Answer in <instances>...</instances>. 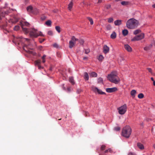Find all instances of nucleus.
<instances>
[{"label": "nucleus", "mask_w": 155, "mask_h": 155, "mask_svg": "<svg viewBox=\"0 0 155 155\" xmlns=\"http://www.w3.org/2000/svg\"><path fill=\"white\" fill-rule=\"evenodd\" d=\"M107 78L110 82L115 84H118L120 81L119 78L117 76L116 71L112 72L107 76Z\"/></svg>", "instance_id": "obj_1"}, {"label": "nucleus", "mask_w": 155, "mask_h": 155, "mask_svg": "<svg viewBox=\"0 0 155 155\" xmlns=\"http://www.w3.org/2000/svg\"><path fill=\"white\" fill-rule=\"evenodd\" d=\"M138 21L137 20L133 19L129 20L127 22V27L130 29L135 28L138 25Z\"/></svg>", "instance_id": "obj_2"}, {"label": "nucleus", "mask_w": 155, "mask_h": 155, "mask_svg": "<svg viewBox=\"0 0 155 155\" xmlns=\"http://www.w3.org/2000/svg\"><path fill=\"white\" fill-rule=\"evenodd\" d=\"M132 132L131 127L129 126H126L124 127L122 130V135L124 137L128 138L129 137Z\"/></svg>", "instance_id": "obj_3"}, {"label": "nucleus", "mask_w": 155, "mask_h": 155, "mask_svg": "<svg viewBox=\"0 0 155 155\" xmlns=\"http://www.w3.org/2000/svg\"><path fill=\"white\" fill-rule=\"evenodd\" d=\"M76 41H78L81 45H83L84 42V40L82 39H78L76 38L74 36H72L71 40L69 42V47L70 48H72L74 45L75 42Z\"/></svg>", "instance_id": "obj_4"}, {"label": "nucleus", "mask_w": 155, "mask_h": 155, "mask_svg": "<svg viewBox=\"0 0 155 155\" xmlns=\"http://www.w3.org/2000/svg\"><path fill=\"white\" fill-rule=\"evenodd\" d=\"M29 34L30 37L32 38H36L39 36H44V35L42 34L41 32H38L37 30L34 28L32 29L30 31Z\"/></svg>", "instance_id": "obj_5"}, {"label": "nucleus", "mask_w": 155, "mask_h": 155, "mask_svg": "<svg viewBox=\"0 0 155 155\" xmlns=\"http://www.w3.org/2000/svg\"><path fill=\"white\" fill-rule=\"evenodd\" d=\"M20 23L22 30L24 32H25V34H27L29 32L30 33V31L31 30H29L26 28H24L23 27L24 26V25L28 26L29 25L28 22L26 21H20Z\"/></svg>", "instance_id": "obj_6"}, {"label": "nucleus", "mask_w": 155, "mask_h": 155, "mask_svg": "<svg viewBox=\"0 0 155 155\" xmlns=\"http://www.w3.org/2000/svg\"><path fill=\"white\" fill-rule=\"evenodd\" d=\"M9 13L8 11L5 12H4L0 11V22L2 24V25L4 26H5L4 21V20H5L4 17L5 16V15L8 14Z\"/></svg>", "instance_id": "obj_7"}, {"label": "nucleus", "mask_w": 155, "mask_h": 155, "mask_svg": "<svg viewBox=\"0 0 155 155\" xmlns=\"http://www.w3.org/2000/svg\"><path fill=\"white\" fill-rule=\"evenodd\" d=\"M118 113L120 114H124L127 110V106L126 104H124L123 105L119 107L118 108Z\"/></svg>", "instance_id": "obj_8"}, {"label": "nucleus", "mask_w": 155, "mask_h": 155, "mask_svg": "<svg viewBox=\"0 0 155 155\" xmlns=\"http://www.w3.org/2000/svg\"><path fill=\"white\" fill-rule=\"evenodd\" d=\"M144 33H142L139 35H136L131 39L132 41H139L144 38Z\"/></svg>", "instance_id": "obj_9"}, {"label": "nucleus", "mask_w": 155, "mask_h": 155, "mask_svg": "<svg viewBox=\"0 0 155 155\" xmlns=\"http://www.w3.org/2000/svg\"><path fill=\"white\" fill-rule=\"evenodd\" d=\"M92 90L95 93H97L100 94H106V93L99 89L97 87L93 86L91 87Z\"/></svg>", "instance_id": "obj_10"}, {"label": "nucleus", "mask_w": 155, "mask_h": 155, "mask_svg": "<svg viewBox=\"0 0 155 155\" xmlns=\"http://www.w3.org/2000/svg\"><path fill=\"white\" fill-rule=\"evenodd\" d=\"M92 90L95 93H97L100 94H106V93L99 89L97 87L93 86L91 87Z\"/></svg>", "instance_id": "obj_11"}, {"label": "nucleus", "mask_w": 155, "mask_h": 155, "mask_svg": "<svg viewBox=\"0 0 155 155\" xmlns=\"http://www.w3.org/2000/svg\"><path fill=\"white\" fill-rule=\"evenodd\" d=\"M23 49L25 50L26 52L30 54H32L33 55H35L36 53L34 52H33L31 51H30L29 49H31L29 47V45H25L23 47Z\"/></svg>", "instance_id": "obj_12"}, {"label": "nucleus", "mask_w": 155, "mask_h": 155, "mask_svg": "<svg viewBox=\"0 0 155 155\" xmlns=\"http://www.w3.org/2000/svg\"><path fill=\"white\" fill-rule=\"evenodd\" d=\"M24 40H25L27 41H28L29 39L28 38H23L21 37H19L18 38H14L13 40V42L15 43L16 42L18 43V44H20V43L23 41Z\"/></svg>", "instance_id": "obj_13"}, {"label": "nucleus", "mask_w": 155, "mask_h": 155, "mask_svg": "<svg viewBox=\"0 0 155 155\" xmlns=\"http://www.w3.org/2000/svg\"><path fill=\"white\" fill-rule=\"evenodd\" d=\"M41 61L40 60H36L35 62V66H38V68L39 69H41L43 68V67L41 65Z\"/></svg>", "instance_id": "obj_14"}, {"label": "nucleus", "mask_w": 155, "mask_h": 155, "mask_svg": "<svg viewBox=\"0 0 155 155\" xmlns=\"http://www.w3.org/2000/svg\"><path fill=\"white\" fill-rule=\"evenodd\" d=\"M106 91L108 93H112L115 92L117 90V89L116 87L112 88H108L106 89Z\"/></svg>", "instance_id": "obj_15"}, {"label": "nucleus", "mask_w": 155, "mask_h": 155, "mask_svg": "<svg viewBox=\"0 0 155 155\" xmlns=\"http://www.w3.org/2000/svg\"><path fill=\"white\" fill-rule=\"evenodd\" d=\"M109 48L106 45H104L103 47V52L106 54L109 52Z\"/></svg>", "instance_id": "obj_16"}, {"label": "nucleus", "mask_w": 155, "mask_h": 155, "mask_svg": "<svg viewBox=\"0 0 155 155\" xmlns=\"http://www.w3.org/2000/svg\"><path fill=\"white\" fill-rule=\"evenodd\" d=\"M18 21V19L16 18H10L8 20L9 22H11L13 24L16 23Z\"/></svg>", "instance_id": "obj_17"}, {"label": "nucleus", "mask_w": 155, "mask_h": 155, "mask_svg": "<svg viewBox=\"0 0 155 155\" xmlns=\"http://www.w3.org/2000/svg\"><path fill=\"white\" fill-rule=\"evenodd\" d=\"M124 48L125 50L128 52H131L132 51L131 48L128 45H124Z\"/></svg>", "instance_id": "obj_18"}, {"label": "nucleus", "mask_w": 155, "mask_h": 155, "mask_svg": "<svg viewBox=\"0 0 155 155\" xmlns=\"http://www.w3.org/2000/svg\"><path fill=\"white\" fill-rule=\"evenodd\" d=\"M137 146L138 148L140 150H143L144 148V147L143 145L140 143H137Z\"/></svg>", "instance_id": "obj_19"}, {"label": "nucleus", "mask_w": 155, "mask_h": 155, "mask_svg": "<svg viewBox=\"0 0 155 155\" xmlns=\"http://www.w3.org/2000/svg\"><path fill=\"white\" fill-rule=\"evenodd\" d=\"M122 20H117L114 21V24L115 25H120L121 24Z\"/></svg>", "instance_id": "obj_20"}, {"label": "nucleus", "mask_w": 155, "mask_h": 155, "mask_svg": "<svg viewBox=\"0 0 155 155\" xmlns=\"http://www.w3.org/2000/svg\"><path fill=\"white\" fill-rule=\"evenodd\" d=\"M90 77H96L97 76V74L94 72H92L89 73Z\"/></svg>", "instance_id": "obj_21"}, {"label": "nucleus", "mask_w": 155, "mask_h": 155, "mask_svg": "<svg viewBox=\"0 0 155 155\" xmlns=\"http://www.w3.org/2000/svg\"><path fill=\"white\" fill-rule=\"evenodd\" d=\"M136 91L135 90H133L130 91V95L133 98L135 97Z\"/></svg>", "instance_id": "obj_22"}, {"label": "nucleus", "mask_w": 155, "mask_h": 155, "mask_svg": "<svg viewBox=\"0 0 155 155\" xmlns=\"http://www.w3.org/2000/svg\"><path fill=\"white\" fill-rule=\"evenodd\" d=\"M27 9L28 12L32 13L33 8L30 5L27 7Z\"/></svg>", "instance_id": "obj_23"}, {"label": "nucleus", "mask_w": 155, "mask_h": 155, "mask_svg": "<svg viewBox=\"0 0 155 155\" xmlns=\"http://www.w3.org/2000/svg\"><path fill=\"white\" fill-rule=\"evenodd\" d=\"M39 11L37 8H33L32 13L37 15L39 13Z\"/></svg>", "instance_id": "obj_24"}, {"label": "nucleus", "mask_w": 155, "mask_h": 155, "mask_svg": "<svg viewBox=\"0 0 155 155\" xmlns=\"http://www.w3.org/2000/svg\"><path fill=\"white\" fill-rule=\"evenodd\" d=\"M121 4L124 6H126L129 4V2L127 1H123L121 2Z\"/></svg>", "instance_id": "obj_25"}, {"label": "nucleus", "mask_w": 155, "mask_h": 155, "mask_svg": "<svg viewBox=\"0 0 155 155\" xmlns=\"http://www.w3.org/2000/svg\"><path fill=\"white\" fill-rule=\"evenodd\" d=\"M84 78L85 80L87 81L89 79V76L87 72H85L84 73Z\"/></svg>", "instance_id": "obj_26"}, {"label": "nucleus", "mask_w": 155, "mask_h": 155, "mask_svg": "<svg viewBox=\"0 0 155 155\" xmlns=\"http://www.w3.org/2000/svg\"><path fill=\"white\" fill-rule=\"evenodd\" d=\"M116 34L115 32H113V33L111 35L110 38L112 39H114L116 38Z\"/></svg>", "instance_id": "obj_27"}, {"label": "nucleus", "mask_w": 155, "mask_h": 155, "mask_svg": "<svg viewBox=\"0 0 155 155\" xmlns=\"http://www.w3.org/2000/svg\"><path fill=\"white\" fill-rule=\"evenodd\" d=\"M122 34L124 36H126L128 34V31L126 29H124L122 31Z\"/></svg>", "instance_id": "obj_28"}, {"label": "nucleus", "mask_w": 155, "mask_h": 155, "mask_svg": "<svg viewBox=\"0 0 155 155\" xmlns=\"http://www.w3.org/2000/svg\"><path fill=\"white\" fill-rule=\"evenodd\" d=\"M69 82L71 83L72 84H74V79L72 77H70L69 78Z\"/></svg>", "instance_id": "obj_29"}, {"label": "nucleus", "mask_w": 155, "mask_h": 155, "mask_svg": "<svg viewBox=\"0 0 155 155\" xmlns=\"http://www.w3.org/2000/svg\"><path fill=\"white\" fill-rule=\"evenodd\" d=\"M51 21L50 20H48L45 22V24L48 26H50L51 25Z\"/></svg>", "instance_id": "obj_30"}, {"label": "nucleus", "mask_w": 155, "mask_h": 155, "mask_svg": "<svg viewBox=\"0 0 155 155\" xmlns=\"http://www.w3.org/2000/svg\"><path fill=\"white\" fill-rule=\"evenodd\" d=\"M73 2H71L69 4L68 8L69 10H71V9L72 8L73 6Z\"/></svg>", "instance_id": "obj_31"}, {"label": "nucleus", "mask_w": 155, "mask_h": 155, "mask_svg": "<svg viewBox=\"0 0 155 155\" xmlns=\"http://www.w3.org/2000/svg\"><path fill=\"white\" fill-rule=\"evenodd\" d=\"M87 18L90 21L91 25H92L93 24L94 22L92 18L89 17H87Z\"/></svg>", "instance_id": "obj_32"}, {"label": "nucleus", "mask_w": 155, "mask_h": 155, "mask_svg": "<svg viewBox=\"0 0 155 155\" xmlns=\"http://www.w3.org/2000/svg\"><path fill=\"white\" fill-rule=\"evenodd\" d=\"M138 97L139 98L142 99L144 97V95L142 93H140L138 94Z\"/></svg>", "instance_id": "obj_33"}, {"label": "nucleus", "mask_w": 155, "mask_h": 155, "mask_svg": "<svg viewBox=\"0 0 155 155\" xmlns=\"http://www.w3.org/2000/svg\"><path fill=\"white\" fill-rule=\"evenodd\" d=\"M141 32V31L140 30L138 29L135 31L134 32V34L136 35L138 33H140Z\"/></svg>", "instance_id": "obj_34"}, {"label": "nucleus", "mask_w": 155, "mask_h": 155, "mask_svg": "<svg viewBox=\"0 0 155 155\" xmlns=\"http://www.w3.org/2000/svg\"><path fill=\"white\" fill-rule=\"evenodd\" d=\"M55 29L56 31L60 33L61 32L60 31V27L59 26H56L55 27Z\"/></svg>", "instance_id": "obj_35"}, {"label": "nucleus", "mask_w": 155, "mask_h": 155, "mask_svg": "<svg viewBox=\"0 0 155 155\" xmlns=\"http://www.w3.org/2000/svg\"><path fill=\"white\" fill-rule=\"evenodd\" d=\"M97 81L99 83H103V80L101 78H99L98 79Z\"/></svg>", "instance_id": "obj_36"}, {"label": "nucleus", "mask_w": 155, "mask_h": 155, "mask_svg": "<svg viewBox=\"0 0 155 155\" xmlns=\"http://www.w3.org/2000/svg\"><path fill=\"white\" fill-rule=\"evenodd\" d=\"M113 21L114 19L112 18H110L108 19V22L109 23L112 22Z\"/></svg>", "instance_id": "obj_37"}, {"label": "nucleus", "mask_w": 155, "mask_h": 155, "mask_svg": "<svg viewBox=\"0 0 155 155\" xmlns=\"http://www.w3.org/2000/svg\"><path fill=\"white\" fill-rule=\"evenodd\" d=\"M20 27L18 25L15 26L14 28V30L15 31H17L19 29Z\"/></svg>", "instance_id": "obj_38"}, {"label": "nucleus", "mask_w": 155, "mask_h": 155, "mask_svg": "<svg viewBox=\"0 0 155 155\" xmlns=\"http://www.w3.org/2000/svg\"><path fill=\"white\" fill-rule=\"evenodd\" d=\"M106 28L107 30H109L111 29V25H110L109 24L106 26Z\"/></svg>", "instance_id": "obj_39"}, {"label": "nucleus", "mask_w": 155, "mask_h": 155, "mask_svg": "<svg viewBox=\"0 0 155 155\" xmlns=\"http://www.w3.org/2000/svg\"><path fill=\"white\" fill-rule=\"evenodd\" d=\"M103 59H104V57L102 55H100L99 56L98 58V59L99 60L102 61Z\"/></svg>", "instance_id": "obj_40"}, {"label": "nucleus", "mask_w": 155, "mask_h": 155, "mask_svg": "<svg viewBox=\"0 0 155 155\" xmlns=\"http://www.w3.org/2000/svg\"><path fill=\"white\" fill-rule=\"evenodd\" d=\"M150 48V46H147L144 48V49L145 51H147L149 50Z\"/></svg>", "instance_id": "obj_41"}, {"label": "nucleus", "mask_w": 155, "mask_h": 155, "mask_svg": "<svg viewBox=\"0 0 155 155\" xmlns=\"http://www.w3.org/2000/svg\"><path fill=\"white\" fill-rule=\"evenodd\" d=\"M48 34L50 35H53V32L51 31H48Z\"/></svg>", "instance_id": "obj_42"}, {"label": "nucleus", "mask_w": 155, "mask_h": 155, "mask_svg": "<svg viewBox=\"0 0 155 155\" xmlns=\"http://www.w3.org/2000/svg\"><path fill=\"white\" fill-rule=\"evenodd\" d=\"M45 40V39L44 38L39 39V41L40 43H42Z\"/></svg>", "instance_id": "obj_43"}, {"label": "nucleus", "mask_w": 155, "mask_h": 155, "mask_svg": "<svg viewBox=\"0 0 155 155\" xmlns=\"http://www.w3.org/2000/svg\"><path fill=\"white\" fill-rule=\"evenodd\" d=\"M105 146L104 145H102L101 147V150H103L105 149Z\"/></svg>", "instance_id": "obj_44"}, {"label": "nucleus", "mask_w": 155, "mask_h": 155, "mask_svg": "<svg viewBox=\"0 0 155 155\" xmlns=\"http://www.w3.org/2000/svg\"><path fill=\"white\" fill-rule=\"evenodd\" d=\"M120 128L119 127H115L114 128V130L116 131H119L120 130Z\"/></svg>", "instance_id": "obj_45"}, {"label": "nucleus", "mask_w": 155, "mask_h": 155, "mask_svg": "<svg viewBox=\"0 0 155 155\" xmlns=\"http://www.w3.org/2000/svg\"><path fill=\"white\" fill-rule=\"evenodd\" d=\"M81 91H82V90L81 89H78L77 90V92L78 94H79L80 93H81Z\"/></svg>", "instance_id": "obj_46"}, {"label": "nucleus", "mask_w": 155, "mask_h": 155, "mask_svg": "<svg viewBox=\"0 0 155 155\" xmlns=\"http://www.w3.org/2000/svg\"><path fill=\"white\" fill-rule=\"evenodd\" d=\"M90 52V50L89 49L86 50L85 51V53L87 54Z\"/></svg>", "instance_id": "obj_47"}, {"label": "nucleus", "mask_w": 155, "mask_h": 155, "mask_svg": "<svg viewBox=\"0 0 155 155\" xmlns=\"http://www.w3.org/2000/svg\"><path fill=\"white\" fill-rule=\"evenodd\" d=\"M147 69L148 70L149 72H150V73H152V69L151 68H147Z\"/></svg>", "instance_id": "obj_48"}, {"label": "nucleus", "mask_w": 155, "mask_h": 155, "mask_svg": "<svg viewBox=\"0 0 155 155\" xmlns=\"http://www.w3.org/2000/svg\"><path fill=\"white\" fill-rule=\"evenodd\" d=\"M128 155H136V154L134 153L130 152L129 153Z\"/></svg>", "instance_id": "obj_49"}, {"label": "nucleus", "mask_w": 155, "mask_h": 155, "mask_svg": "<svg viewBox=\"0 0 155 155\" xmlns=\"http://www.w3.org/2000/svg\"><path fill=\"white\" fill-rule=\"evenodd\" d=\"M108 152L110 153H112L113 152V151L110 148H109L108 149Z\"/></svg>", "instance_id": "obj_50"}, {"label": "nucleus", "mask_w": 155, "mask_h": 155, "mask_svg": "<svg viewBox=\"0 0 155 155\" xmlns=\"http://www.w3.org/2000/svg\"><path fill=\"white\" fill-rule=\"evenodd\" d=\"M110 6H111L110 5H109L107 6L106 8L107 9H108L109 8H110Z\"/></svg>", "instance_id": "obj_51"}, {"label": "nucleus", "mask_w": 155, "mask_h": 155, "mask_svg": "<svg viewBox=\"0 0 155 155\" xmlns=\"http://www.w3.org/2000/svg\"><path fill=\"white\" fill-rule=\"evenodd\" d=\"M42 62L44 63L45 62V58H42Z\"/></svg>", "instance_id": "obj_52"}, {"label": "nucleus", "mask_w": 155, "mask_h": 155, "mask_svg": "<svg viewBox=\"0 0 155 155\" xmlns=\"http://www.w3.org/2000/svg\"><path fill=\"white\" fill-rule=\"evenodd\" d=\"M87 57H84L83 58V60H87Z\"/></svg>", "instance_id": "obj_53"}, {"label": "nucleus", "mask_w": 155, "mask_h": 155, "mask_svg": "<svg viewBox=\"0 0 155 155\" xmlns=\"http://www.w3.org/2000/svg\"><path fill=\"white\" fill-rule=\"evenodd\" d=\"M102 0H98V3H101L102 2Z\"/></svg>", "instance_id": "obj_54"}, {"label": "nucleus", "mask_w": 155, "mask_h": 155, "mask_svg": "<svg viewBox=\"0 0 155 155\" xmlns=\"http://www.w3.org/2000/svg\"><path fill=\"white\" fill-rule=\"evenodd\" d=\"M46 57V55H44L41 58H45Z\"/></svg>", "instance_id": "obj_55"}, {"label": "nucleus", "mask_w": 155, "mask_h": 155, "mask_svg": "<svg viewBox=\"0 0 155 155\" xmlns=\"http://www.w3.org/2000/svg\"><path fill=\"white\" fill-rule=\"evenodd\" d=\"M57 45L56 44H54V45H53V46L54 47H57Z\"/></svg>", "instance_id": "obj_56"}, {"label": "nucleus", "mask_w": 155, "mask_h": 155, "mask_svg": "<svg viewBox=\"0 0 155 155\" xmlns=\"http://www.w3.org/2000/svg\"><path fill=\"white\" fill-rule=\"evenodd\" d=\"M104 152L105 153H107L108 152V149L106 150Z\"/></svg>", "instance_id": "obj_57"}, {"label": "nucleus", "mask_w": 155, "mask_h": 155, "mask_svg": "<svg viewBox=\"0 0 155 155\" xmlns=\"http://www.w3.org/2000/svg\"><path fill=\"white\" fill-rule=\"evenodd\" d=\"M151 80L152 81H154V79H153V78H152V77H151Z\"/></svg>", "instance_id": "obj_58"}, {"label": "nucleus", "mask_w": 155, "mask_h": 155, "mask_svg": "<svg viewBox=\"0 0 155 155\" xmlns=\"http://www.w3.org/2000/svg\"><path fill=\"white\" fill-rule=\"evenodd\" d=\"M153 82V85L154 86H155V81H154Z\"/></svg>", "instance_id": "obj_59"}, {"label": "nucleus", "mask_w": 155, "mask_h": 155, "mask_svg": "<svg viewBox=\"0 0 155 155\" xmlns=\"http://www.w3.org/2000/svg\"><path fill=\"white\" fill-rule=\"evenodd\" d=\"M88 114V112H86L85 113V115H86V116H87Z\"/></svg>", "instance_id": "obj_60"}, {"label": "nucleus", "mask_w": 155, "mask_h": 155, "mask_svg": "<svg viewBox=\"0 0 155 155\" xmlns=\"http://www.w3.org/2000/svg\"><path fill=\"white\" fill-rule=\"evenodd\" d=\"M152 7L154 8H155V4L153 5H152Z\"/></svg>", "instance_id": "obj_61"}, {"label": "nucleus", "mask_w": 155, "mask_h": 155, "mask_svg": "<svg viewBox=\"0 0 155 155\" xmlns=\"http://www.w3.org/2000/svg\"><path fill=\"white\" fill-rule=\"evenodd\" d=\"M67 89L68 91H70V88H68Z\"/></svg>", "instance_id": "obj_62"}, {"label": "nucleus", "mask_w": 155, "mask_h": 155, "mask_svg": "<svg viewBox=\"0 0 155 155\" xmlns=\"http://www.w3.org/2000/svg\"><path fill=\"white\" fill-rule=\"evenodd\" d=\"M153 147L155 149V144L153 145Z\"/></svg>", "instance_id": "obj_63"}, {"label": "nucleus", "mask_w": 155, "mask_h": 155, "mask_svg": "<svg viewBox=\"0 0 155 155\" xmlns=\"http://www.w3.org/2000/svg\"><path fill=\"white\" fill-rule=\"evenodd\" d=\"M49 70L50 71H51L52 70V68L51 67L50 69H49Z\"/></svg>", "instance_id": "obj_64"}]
</instances>
